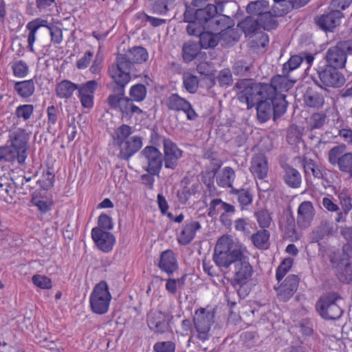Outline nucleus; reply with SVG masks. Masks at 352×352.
<instances>
[{"instance_id":"f257e3e1","label":"nucleus","mask_w":352,"mask_h":352,"mask_svg":"<svg viewBox=\"0 0 352 352\" xmlns=\"http://www.w3.org/2000/svg\"><path fill=\"white\" fill-rule=\"evenodd\" d=\"M250 87H253V82L249 79H241L234 85L239 100L245 103L248 109L256 104V116L261 123L267 122L272 116L276 120L285 113L287 102L283 96L275 98L271 96L256 94L254 91H249Z\"/></svg>"},{"instance_id":"f03ea898","label":"nucleus","mask_w":352,"mask_h":352,"mask_svg":"<svg viewBox=\"0 0 352 352\" xmlns=\"http://www.w3.org/2000/svg\"><path fill=\"white\" fill-rule=\"evenodd\" d=\"M113 80L110 85L111 93L107 98L108 105L113 109H119L122 116L131 117L133 114L140 115L142 110L135 105L131 100L125 96V87L131 80V76L109 72Z\"/></svg>"},{"instance_id":"7ed1b4c3","label":"nucleus","mask_w":352,"mask_h":352,"mask_svg":"<svg viewBox=\"0 0 352 352\" xmlns=\"http://www.w3.org/2000/svg\"><path fill=\"white\" fill-rule=\"evenodd\" d=\"M132 127L123 124L115 129L113 135V144L120 149L118 157L129 160L142 146V139L138 135L131 136Z\"/></svg>"},{"instance_id":"20e7f679","label":"nucleus","mask_w":352,"mask_h":352,"mask_svg":"<svg viewBox=\"0 0 352 352\" xmlns=\"http://www.w3.org/2000/svg\"><path fill=\"white\" fill-rule=\"evenodd\" d=\"M275 2L272 10H266L258 17L260 28L266 30L275 29L278 23L276 17L283 16L293 9H297L306 5L309 0H274Z\"/></svg>"},{"instance_id":"39448f33","label":"nucleus","mask_w":352,"mask_h":352,"mask_svg":"<svg viewBox=\"0 0 352 352\" xmlns=\"http://www.w3.org/2000/svg\"><path fill=\"white\" fill-rule=\"evenodd\" d=\"M244 250L233 243L228 237L221 236L217 241L212 259L221 270H228L241 256Z\"/></svg>"},{"instance_id":"423d86ee","label":"nucleus","mask_w":352,"mask_h":352,"mask_svg":"<svg viewBox=\"0 0 352 352\" xmlns=\"http://www.w3.org/2000/svg\"><path fill=\"white\" fill-rule=\"evenodd\" d=\"M148 58V54L145 48L141 46H135L128 50L124 54H118L116 65H112L109 72H115L122 75L130 73L135 69V65L142 64Z\"/></svg>"},{"instance_id":"0eeeda50","label":"nucleus","mask_w":352,"mask_h":352,"mask_svg":"<svg viewBox=\"0 0 352 352\" xmlns=\"http://www.w3.org/2000/svg\"><path fill=\"white\" fill-rule=\"evenodd\" d=\"M295 82L296 80L289 79L288 75L283 73V75L277 74L272 77L270 84L253 82V87L249 88V91H254L256 94L271 96L275 98L283 96L285 100L286 95L283 92L292 89Z\"/></svg>"},{"instance_id":"6e6552de","label":"nucleus","mask_w":352,"mask_h":352,"mask_svg":"<svg viewBox=\"0 0 352 352\" xmlns=\"http://www.w3.org/2000/svg\"><path fill=\"white\" fill-rule=\"evenodd\" d=\"M347 146L341 143L333 146L328 151L329 164L352 179V151L346 152Z\"/></svg>"},{"instance_id":"1a4fd4ad","label":"nucleus","mask_w":352,"mask_h":352,"mask_svg":"<svg viewBox=\"0 0 352 352\" xmlns=\"http://www.w3.org/2000/svg\"><path fill=\"white\" fill-rule=\"evenodd\" d=\"M341 300L342 298L338 293H327L320 296L317 301L316 304V310L326 320L338 319L343 313L339 305V302Z\"/></svg>"},{"instance_id":"9d476101","label":"nucleus","mask_w":352,"mask_h":352,"mask_svg":"<svg viewBox=\"0 0 352 352\" xmlns=\"http://www.w3.org/2000/svg\"><path fill=\"white\" fill-rule=\"evenodd\" d=\"M111 295L109 291L107 283L101 280L95 285L89 296V304L91 311L96 314H106L109 307Z\"/></svg>"},{"instance_id":"9b49d317","label":"nucleus","mask_w":352,"mask_h":352,"mask_svg":"<svg viewBox=\"0 0 352 352\" xmlns=\"http://www.w3.org/2000/svg\"><path fill=\"white\" fill-rule=\"evenodd\" d=\"M338 68L324 65L319 67L317 74L320 82L316 81L320 87H340L345 82L344 75L338 70Z\"/></svg>"},{"instance_id":"f8f14e48","label":"nucleus","mask_w":352,"mask_h":352,"mask_svg":"<svg viewBox=\"0 0 352 352\" xmlns=\"http://www.w3.org/2000/svg\"><path fill=\"white\" fill-rule=\"evenodd\" d=\"M193 322L198 338L202 341L207 340L211 325L214 322V313L206 308H199L195 312Z\"/></svg>"},{"instance_id":"ddd939ff","label":"nucleus","mask_w":352,"mask_h":352,"mask_svg":"<svg viewBox=\"0 0 352 352\" xmlns=\"http://www.w3.org/2000/svg\"><path fill=\"white\" fill-rule=\"evenodd\" d=\"M232 266L234 284L247 283L251 278L254 271L250 264L249 258L245 255L244 251Z\"/></svg>"},{"instance_id":"4468645a","label":"nucleus","mask_w":352,"mask_h":352,"mask_svg":"<svg viewBox=\"0 0 352 352\" xmlns=\"http://www.w3.org/2000/svg\"><path fill=\"white\" fill-rule=\"evenodd\" d=\"M165 104L169 110L183 111L189 120H195L198 117L190 102L177 94H170L167 98Z\"/></svg>"},{"instance_id":"2eb2a0df","label":"nucleus","mask_w":352,"mask_h":352,"mask_svg":"<svg viewBox=\"0 0 352 352\" xmlns=\"http://www.w3.org/2000/svg\"><path fill=\"white\" fill-rule=\"evenodd\" d=\"M141 155L147 162L145 170L152 175L159 174L163 164L160 151L153 146H147L141 151Z\"/></svg>"},{"instance_id":"dca6fc26","label":"nucleus","mask_w":352,"mask_h":352,"mask_svg":"<svg viewBox=\"0 0 352 352\" xmlns=\"http://www.w3.org/2000/svg\"><path fill=\"white\" fill-rule=\"evenodd\" d=\"M343 14L339 10H333L314 18L317 26L324 31H333L340 24Z\"/></svg>"},{"instance_id":"f3484780","label":"nucleus","mask_w":352,"mask_h":352,"mask_svg":"<svg viewBox=\"0 0 352 352\" xmlns=\"http://www.w3.org/2000/svg\"><path fill=\"white\" fill-rule=\"evenodd\" d=\"M11 141L10 147H13L18 153V162L22 163L27 157L28 135L25 131L19 129L14 131L10 136Z\"/></svg>"},{"instance_id":"a211bd4d","label":"nucleus","mask_w":352,"mask_h":352,"mask_svg":"<svg viewBox=\"0 0 352 352\" xmlns=\"http://www.w3.org/2000/svg\"><path fill=\"white\" fill-rule=\"evenodd\" d=\"M162 142L164 166L166 168L174 170L177 166L179 159L182 156V151L170 139L163 138Z\"/></svg>"},{"instance_id":"6ab92c4d","label":"nucleus","mask_w":352,"mask_h":352,"mask_svg":"<svg viewBox=\"0 0 352 352\" xmlns=\"http://www.w3.org/2000/svg\"><path fill=\"white\" fill-rule=\"evenodd\" d=\"M347 54L341 42L331 47L326 52L327 65L330 67L342 69L346 63Z\"/></svg>"},{"instance_id":"aec40b11","label":"nucleus","mask_w":352,"mask_h":352,"mask_svg":"<svg viewBox=\"0 0 352 352\" xmlns=\"http://www.w3.org/2000/svg\"><path fill=\"white\" fill-rule=\"evenodd\" d=\"M226 3L222 1L217 6L208 4L204 8L197 9L195 11V19L198 21L199 24L208 29L210 23L214 20L215 15L223 12V7Z\"/></svg>"},{"instance_id":"412c9836","label":"nucleus","mask_w":352,"mask_h":352,"mask_svg":"<svg viewBox=\"0 0 352 352\" xmlns=\"http://www.w3.org/2000/svg\"><path fill=\"white\" fill-rule=\"evenodd\" d=\"M299 280L298 276L290 274L278 287H275L278 299L284 302L290 299L298 289Z\"/></svg>"},{"instance_id":"4be33fe9","label":"nucleus","mask_w":352,"mask_h":352,"mask_svg":"<svg viewBox=\"0 0 352 352\" xmlns=\"http://www.w3.org/2000/svg\"><path fill=\"white\" fill-rule=\"evenodd\" d=\"M91 237L97 247L104 252H110L115 243L114 236L100 228H94L91 230Z\"/></svg>"},{"instance_id":"5701e85b","label":"nucleus","mask_w":352,"mask_h":352,"mask_svg":"<svg viewBox=\"0 0 352 352\" xmlns=\"http://www.w3.org/2000/svg\"><path fill=\"white\" fill-rule=\"evenodd\" d=\"M316 214L313 204L310 201H304L297 210V224L302 229L309 228Z\"/></svg>"},{"instance_id":"b1692460","label":"nucleus","mask_w":352,"mask_h":352,"mask_svg":"<svg viewBox=\"0 0 352 352\" xmlns=\"http://www.w3.org/2000/svg\"><path fill=\"white\" fill-rule=\"evenodd\" d=\"M169 316L162 311H155L151 314L147 320L149 329L155 333H164L170 329L168 323Z\"/></svg>"},{"instance_id":"393cba45","label":"nucleus","mask_w":352,"mask_h":352,"mask_svg":"<svg viewBox=\"0 0 352 352\" xmlns=\"http://www.w3.org/2000/svg\"><path fill=\"white\" fill-rule=\"evenodd\" d=\"M98 87L96 80H92L78 85V97L82 107L85 108H91L94 105V94Z\"/></svg>"},{"instance_id":"a878e982","label":"nucleus","mask_w":352,"mask_h":352,"mask_svg":"<svg viewBox=\"0 0 352 352\" xmlns=\"http://www.w3.org/2000/svg\"><path fill=\"white\" fill-rule=\"evenodd\" d=\"M156 265L161 271L166 273L168 276L173 275L179 267L177 258L171 250L163 251L160 254Z\"/></svg>"},{"instance_id":"bb28decb","label":"nucleus","mask_w":352,"mask_h":352,"mask_svg":"<svg viewBox=\"0 0 352 352\" xmlns=\"http://www.w3.org/2000/svg\"><path fill=\"white\" fill-rule=\"evenodd\" d=\"M250 170L255 177L264 179L268 173L267 157L262 153L255 155L252 159Z\"/></svg>"},{"instance_id":"cd10ccee","label":"nucleus","mask_w":352,"mask_h":352,"mask_svg":"<svg viewBox=\"0 0 352 352\" xmlns=\"http://www.w3.org/2000/svg\"><path fill=\"white\" fill-rule=\"evenodd\" d=\"M201 226L199 221L194 220L186 221L178 239L179 243L183 245L190 243L196 235V232L201 229Z\"/></svg>"},{"instance_id":"c85d7f7f","label":"nucleus","mask_w":352,"mask_h":352,"mask_svg":"<svg viewBox=\"0 0 352 352\" xmlns=\"http://www.w3.org/2000/svg\"><path fill=\"white\" fill-rule=\"evenodd\" d=\"M182 184L184 186L181 190L177 192V197L181 204H185L191 196L199 192L201 184L196 180L190 184V179L187 177L184 178Z\"/></svg>"},{"instance_id":"c756f323","label":"nucleus","mask_w":352,"mask_h":352,"mask_svg":"<svg viewBox=\"0 0 352 352\" xmlns=\"http://www.w3.org/2000/svg\"><path fill=\"white\" fill-rule=\"evenodd\" d=\"M333 232V223L327 219H322L319 225L312 231L310 240L311 243H318L325 236L331 235Z\"/></svg>"},{"instance_id":"7c9ffc66","label":"nucleus","mask_w":352,"mask_h":352,"mask_svg":"<svg viewBox=\"0 0 352 352\" xmlns=\"http://www.w3.org/2000/svg\"><path fill=\"white\" fill-rule=\"evenodd\" d=\"M234 25V21L228 15L218 13L215 15L214 20L209 25L208 30L222 33L228 28Z\"/></svg>"},{"instance_id":"2f4dec72","label":"nucleus","mask_w":352,"mask_h":352,"mask_svg":"<svg viewBox=\"0 0 352 352\" xmlns=\"http://www.w3.org/2000/svg\"><path fill=\"white\" fill-rule=\"evenodd\" d=\"M283 170L285 183L290 188H297L300 187L302 178L299 171L288 164L283 166Z\"/></svg>"},{"instance_id":"473e14b6","label":"nucleus","mask_w":352,"mask_h":352,"mask_svg":"<svg viewBox=\"0 0 352 352\" xmlns=\"http://www.w3.org/2000/svg\"><path fill=\"white\" fill-rule=\"evenodd\" d=\"M46 19L42 18H36L29 23H28L26 28L30 31L28 42V47L31 52H34L33 45L36 41V34L38 30H40L42 26L45 25Z\"/></svg>"},{"instance_id":"72a5a7b5","label":"nucleus","mask_w":352,"mask_h":352,"mask_svg":"<svg viewBox=\"0 0 352 352\" xmlns=\"http://www.w3.org/2000/svg\"><path fill=\"white\" fill-rule=\"evenodd\" d=\"M78 85L70 80H63L57 84L56 94L59 98L67 99L72 96L73 93L77 89Z\"/></svg>"},{"instance_id":"f704fd0d","label":"nucleus","mask_w":352,"mask_h":352,"mask_svg":"<svg viewBox=\"0 0 352 352\" xmlns=\"http://www.w3.org/2000/svg\"><path fill=\"white\" fill-rule=\"evenodd\" d=\"M220 208L224 210L223 214H226L227 216L234 214L236 211L233 205L224 202L221 199H214L210 203L208 214L212 216L216 214Z\"/></svg>"},{"instance_id":"c9c22d12","label":"nucleus","mask_w":352,"mask_h":352,"mask_svg":"<svg viewBox=\"0 0 352 352\" xmlns=\"http://www.w3.org/2000/svg\"><path fill=\"white\" fill-rule=\"evenodd\" d=\"M175 0H152L149 4L150 10L156 14H165L173 8Z\"/></svg>"},{"instance_id":"e433bc0d","label":"nucleus","mask_w":352,"mask_h":352,"mask_svg":"<svg viewBox=\"0 0 352 352\" xmlns=\"http://www.w3.org/2000/svg\"><path fill=\"white\" fill-rule=\"evenodd\" d=\"M235 172L230 166L223 168L222 172L217 177L218 186L222 188H232V184L235 179Z\"/></svg>"},{"instance_id":"4c0bfd02","label":"nucleus","mask_w":352,"mask_h":352,"mask_svg":"<svg viewBox=\"0 0 352 352\" xmlns=\"http://www.w3.org/2000/svg\"><path fill=\"white\" fill-rule=\"evenodd\" d=\"M270 233L265 229L258 230L251 235V241L254 245L258 249H267L269 246Z\"/></svg>"},{"instance_id":"58836bf2","label":"nucleus","mask_w":352,"mask_h":352,"mask_svg":"<svg viewBox=\"0 0 352 352\" xmlns=\"http://www.w3.org/2000/svg\"><path fill=\"white\" fill-rule=\"evenodd\" d=\"M305 104L310 107L320 108L324 102V99L322 94H320L311 89H308L304 96Z\"/></svg>"},{"instance_id":"ea45409f","label":"nucleus","mask_w":352,"mask_h":352,"mask_svg":"<svg viewBox=\"0 0 352 352\" xmlns=\"http://www.w3.org/2000/svg\"><path fill=\"white\" fill-rule=\"evenodd\" d=\"M14 89L21 97L28 98L34 94L35 86L31 79L15 82Z\"/></svg>"},{"instance_id":"a19ab883","label":"nucleus","mask_w":352,"mask_h":352,"mask_svg":"<svg viewBox=\"0 0 352 352\" xmlns=\"http://www.w3.org/2000/svg\"><path fill=\"white\" fill-rule=\"evenodd\" d=\"M199 37L200 46L204 49L213 48L219 41L218 33H213L211 30L203 31Z\"/></svg>"},{"instance_id":"79ce46f5","label":"nucleus","mask_w":352,"mask_h":352,"mask_svg":"<svg viewBox=\"0 0 352 352\" xmlns=\"http://www.w3.org/2000/svg\"><path fill=\"white\" fill-rule=\"evenodd\" d=\"M199 51L200 47L197 43L192 41L184 43L182 46V57L184 62H191L196 58Z\"/></svg>"},{"instance_id":"37998d69","label":"nucleus","mask_w":352,"mask_h":352,"mask_svg":"<svg viewBox=\"0 0 352 352\" xmlns=\"http://www.w3.org/2000/svg\"><path fill=\"white\" fill-rule=\"evenodd\" d=\"M258 23L257 18L255 19L250 16L241 21L238 26L243 30L246 36H251L253 33L260 28Z\"/></svg>"},{"instance_id":"c03bdc74","label":"nucleus","mask_w":352,"mask_h":352,"mask_svg":"<svg viewBox=\"0 0 352 352\" xmlns=\"http://www.w3.org/2000/svg\"><path fill=\"white\" fill-rule=\"evenodd\" d=\"M269 8V3L265 0L252 1L247 6L248 13L253 16H260Z\"/></svg>"},{"instance_id":"a18cd8bd","label":"nucleus","mask_w":352,"mask_h":352,"mask_svg":"<svg viewBox=\"0 0 352 352\" xmlns=\"http://www.w3.org/2000/svg\"><path fill=\"white\" fill-rule=\"evenodd\" d=\"M338 197L342 207V210L345 213H349L352 209V193L346 188H343L338 192Z\"/></svg>"},{"instance_id":"49530a36","label":"nucleus","mask_w":352,"mask_h":352,"mask_svg":"<svg viewBox=\"0 0 352 352\" xmlns=\"http://www.w3.org/2000/svg\"><path fill=\"white\" fill-rule=\"evenodd\" d=\"M41 28H45L46 32L50 34L51 41L54 44H60L63 41L62 30L52 23H49L46 20L45 25L42 26Z\"/></svg>"},{"instance_id":"de8ad7c7","label":"nucleus","mask_w":352,"mask_h":352,"mask_svg":"<svg viewBox=\"0 0 352 352\" xmlns=\"http://www.w3.org/2000/svg\"><path fill=\"white\" fill-rule=\"evenodd\" d=\"M182 80L183 86L188 92L195 94L197 91L199 79L196 76L190 73H185L183 75Z\"/></svg>"},{"instance_id":"09e8293b","label":"nucleus","mask_w":352,"mask_h":352,"mask_svg":"<svg viewBox=\"0 0 352 352\" xmlns=\"http://www.w3.org/2000/svg\"><path fill=\"white\" fill-rule=\"evenodd\" d=\"M303 168L305 173H312L314 177L318 179L323 178L322 167L316 164L311 159H305L303 162Z\"/></svg>"},{"instance_id":"8fccbe9b","label":"nucleus","mask_w":352,"mask_h":352,"mask_svg":"<svg viewBox=\"0 0 352 352\" xmlns=\"http://www.w3.org/2000/svg\"><path fill=\"white\" fill-rule=\"evenodd\" d=\"M147 94V90L146 87L142 84H136L133 85L129 91V95L131 98H129L132 102L133 101L135 102H142L143 101Z\"/></svg>"},{"instance_id":"3c124183","label":"nucleus","mask_w":352,"mask_h":352,"mask_svg":"<svg viewBox=\"0 0 352 352\" xmlns=\"http://www.w3.org/2000/svg\"><path fill=\"white\" fill-rule=\"evenodd\" d=\"M252 63L243 60H239L234 63L232 71L234 74L239 76H249L251 73Z\"/></svg>"},{"instance_id":"603ef678","label":"nucleus","mask_w":352,"mask_h":352,"mask_svg":"<svg viewBox=\"0 0 352 352\" xmlns=\"http://www.w3.org/2000/svg\"><path fill=\"white\" fill-rule=\"evenodd\" d=\"M303 62V57L301 55H294L290 57L287 63L283 65V73L288 75L289 73L296 68Z\"/></svg>"},{"instance_id":"864d4df0","label":"nucleus","mask_w":352,"mask_h":352,"mask_svg":"<svg viewBox=\"0 0 352 352\" xmlns=\"http://www.w3.org/2000/svg\"><path fill=\"white\" fill-rule=\"evenodd\" d=\"M18 160V153L10 146H0V162H14Z\"/></svg>"},{"instance_id":"5fc2aeb1","label":"nucleus","mask_w":352,"mask_h":352,"mask_svg":"<svg viewBox=\"0 0 352 352\" xmlns=\"http://www.w3.org/2000/svg\"><path fill=\"white\" fill-rule=\"evenodd\" d=\"M327 122V116L324 113H315L311 115L309 120V127L311 130L320 129Z\"/></svg>"},{"instance_id":"6e6d98bb","label":"nucleus","mask_w":352,"mask_h":352,"mask_svg":"<svg viewBox=\"0 0 352 352\" xmlns=\"http://www.w3.org/2000/svg\"><path fill=\"white\" fill-rule=\"evenodd\" d=\"M12 69L14 75L18 78L25 77L29 72L27 63L22 60L14 62L12 65Z\"/></svg>"},{"instance_id":"4d7b16f0","label":"nucleus","mask_w":352,"mask_h":352,"mask_svg":"<svg viewBox=\"0 0 352 352\" xmlns=\"http://www.w3.org/2000/svg\"><path fill=\"white\" fill-rule=\"evenodd\" d=\"M219 85L221 87H228L233 82L232 75L229 69L221 70L217 77Z\"/></svg>"},{"instance_id":"13d9d810","label":"nucleus","mask_w":352,"mask_h":352,"mask_svg":"<svg viewBox=\"0 0 352 352\" xmlns=\"http://www.w3.org/2000/svg\"><path fill=\"white\" fill-rule=\"evenodd\" d=\"M34 106L32 104H23L16 107L15 115L19 118L24 120H28L33 113Z\"/></svg>"},{"instance_id":"bf43d9fd","label":"nucleus","mask_w":352,"mask_h":352,"mask_svg":"<svg viewBox=\"0 0 352 352\" xmlns=\"http://www.w3.org/2000/svg\"><path fill=\"white\" fill-rule=\"evenodd\" d=\"M255 216L261 228L265 229L270 227L272 218L267 210H261L255 213Z\"/></svg>"},{"instance_id":"052dcab7","label":"nucleus","mask_w":352,"mask_h":352,"mask_svg":"<svg viewBox=\"0 0 352 352\" xmlns=\"http://www.w3.org/2000/svg\"><path fill=\"white\" fill-rule=\"evenodd\" d=\"M233 27L228 28L222 33H218L219 41L222 40L226 44H230L232 42L236 41L237 40V34Z\"/></svg>"},{"instance_id":"680f3d73","label":"nucleus","mask_w":352,"mask_h":352,"mask_svg":"<svg viewBox=\"0 0 352 352\" xmlns=\"http://www.w3.org/2000/svg\"><path fill=\"white\" fill-rule=\"evenodd\" d=\"M239 205L241 209L243 210L246 206L250 205L253 201V195L250 190L248 189H243L241 191V194L237 197Z\"/></svg>"},{"instance_id":"e2e57ef3","label":"nucleus","mask_w":352,"mask_h":352,"mask_svg":"<svg viewBox=\"0 0 352 352\" xmlns=\"http://www.w3.org/2000/svg\"><path fill=\"white\" fill-rule=\"evenodd\" d=\"M153 349L155 352H175V344L171 341L157 342Z\"/></svg>"},{"instance_id":"0e129e2a","label":"nucleus","mask_w":352,"mask_h":352,"mask_svg":"<svg viewBox=\"0 0 352 352\" xmlns=\"http://www.w3.org/2000/svg\"><path fill=\"white\" fill-rule=\"evenodd\" d=\"M33 283L41 288V289H50L52 287V281L51 280L45 276L42 275H34L33 276L32 278Z\"/></svg>"},{"instance_id":"69168bd1","label":"nucleus","mask_w":352,"mask_h":352,"mask_svg":"<svg viewBox=\"0 0 352 352\" xmlns=\"http://www.w3.org/2000/svg\"><path fill=\"white\" fill-rule=\"evenodd\" d=\"M234 223L236 231L241 232L245 236H250L251 231L249 229V224L246 219L238 218L234 221Z\"/></svg>"},{"instance_id":"338daca9","label":"nucleus","mask_w":352,"mask_h":352,"mask_svg":"<svg viewBox=\"0 0 352 352\" xmlns=\"http://www.w3.org/2000/svg\"><path fill=\"white\" fill-rule=\"evenodd\" d=\"M188 23L186 32L189 35L199 36L203 30L206 29L202 25L199 24L196 19Z\"/></svg>"},{"instance_id":"774afa93","label":"nucleus","mask_w":352,"mask_h":352,"mask_svg":"<svg viewBox=\"0 0 352 352\" xmlns=\"http://www.w3.org/2000/svg\"><path fill=\"white\" fill-rule=\"evenodd\" d=\"M338 135L343 140L346 144L352 146V129L346 126L339 129Z\"/></svg>"}]
</instances>
